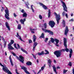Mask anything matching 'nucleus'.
<instances>
[{
	"label": "nucleus",
	"instance_id": "nucleus-1",
	"mask_svg": "<svg viewBox=\"0 0 74 74\" xmlns=\"http://www.w3.org/2000/svg\"><path fill=\"white\" fill-rule=\"evenodd\" d=\"M67 38H64V46L65 47V51L66 52H68L69 51V57L70 58H71V56H72V53H73V50L71 49H70V51H69V49L67 48Z\"/></svg>",
	"mask_w": 74,
	"mask_h": 74
},
{
	"label": "nucleus",
	"instance_id": "nucleus-2",
	"mask_svg": "<svg viewBox=\"0 0 74 74\" xmlns=\"http://www.w3.org/2000/svg\"><path fill=\"white\" fill-rule=\"evenodd\" d=\"M63 51V52H64V51H66V49H62L58 51H55V52H54L53 53L55 55H56L57 58H59V57L61 56V54H62L61 52Z\"/></svg>",
	"mask_w": 74,
	"mask_h": 74
},
{
	"label": "nucleus",
	"instance_id": "nucleus-3",
	"mask_svg": "<svg viewBox=\"0 0 74 74\" xmlns=\"http://www.w3.org/2000/svg\"><path fill=\"white\" fill-rule=\"evenodd\" d=\"M0 66H1L2 67H3V70L4 71H5V73H8V74H12V73L11 72V71L8 70V69L7 67H4V66L0 62Z\"/></svg>",
	"mask_w": 74,
	"mask_h": 74
},
{
	"label": "nucleus",
	"instance_id": "nucleus-4",
	"mask_svg": "<svg viewBox=\"0 0 74 74\" xmlns=\"http://www.w3.org/2000/svg\"><path fill=\"white\" fill-rule=\"evenodd\" d=\"M33 42H34L33 47V51H34V50H35V49H36V46L38 45V43L37 42H35L36 41V39H37V37L35 35H34L33 36Z\"/></svg>",
	"mask_w": 74,
	"mask_h": 74
},
{
	"label": "nucleus",
	"instance_id": "nucleus-5",
	"mask_svg": "<svg viewBox=\"0 0 74 74\" xmlns=\"http://www.w3.org/2000/svg\"><path fill=\"white\" fill-rule=\"evenodd\" d=\"M54 14L56 16V18L57 23V24H59V21L60 20V14L58 15L56 12H54Z\"/></svg>",
	"mask_w": 74,
	"mask_h": 74
},
{
	"label": "nucleus",
	"instance_id": "nucleus-6",
	"mask_svg": "<svg viewBox=\"0 0 74 74\" xmlns=\"http://www.w3.org/2000/svg\"><path fill=\"white\" fill-rule=\"evenodd\" d=\"M16 58H17V59L18 60H19L22 63H24V57L22 56H20L19 57L16 56Z\"/></svg>",
	"mask_w": 74,
	"mask_h": 74
},
{
	"label": "nucleus",
	"instance_id": "nucleus-7",
	"mask_svg": "<svg viewBox=\"0 0 74 74\" xmlns=\"http://www.w3.org/2000/svg\"><path fill=\"white\" fill-rule=\"evenodd\" d=\"M6 10H5V13L6 14H5V18H6L7 19L10 20V18L8 17L9 16V11L8 10L7 8H6Z\"/></svg>",
	"mask_w": 74,
	"mask_h": 74
},
{
	"label": "nucleus",
	"instance_id": "nucleus-8",
	"mask_svg": "<svg viewBox=\"0 0 74 74\" xmlns=\"http://www.w3.org/2000/svg\"><path fill=\"white\" fill-rule=\"evenodd\" d=\"M61 2L62 3V6L64 8V11H66V12H67V7L66 6V4L62 0H60Z\"/></svg>",
	"mask_w": 74,
	"mask_h": 74
},
{
	"label": "nucleus",
	"instance_id": "nucleus-9",
	"mask_svg": "<svg viewBox=\"0 0 74 74\" xmlns=\"http://www.w3.org/2000/svg\"><path fill=\"white\" fill-rule=\"evenodd\" d=\"M45 51L47 52L45 53H44V51H42L41 53L38 52V55L39 56H41V55H44V54H45V55H47V54H49V52H48V51L47 50H45Z\"/></svg>",
	"mask_w": 74,
	"mask_h": 74
},
{
	"label": "nucleus",
	"instance_id": "nucleus-10",
	"mask_svg": "<svg viewBox=\"0 0 74 74\" xmlns=\"http://www.w3.org/2000/svg\"><path fill=\"white\" fill-rule=\"evenodd\" d=\"M49 25L51 27L53 28L55 25V23L53 21H51L49 22Z\"/></svg>",
	"mask_w": 74,
	"mask_h": 74
},
{
	"label": "nucleus",
	"instance_id": "nucleus-11",
	"mask_svg": "<svg viewBox=\"0 0 74 74\" xmlns=\"http://www.w3.org/2000/svg\"><path fill=\"white\" fill-rule=\"evenodd\" d=\"M69 28H68V27L67 26H66L65 28V29L64 34L66 36H67V34H68V33L69 32Z\"/></svg>",
	"mask_w": 74,
	"mask_h": 74
},
{
	"label": "nucleus",
	"instance_id": "nucleus-12",
	"mask_svg": "<svg viewBox=\"0 0 74 74\" xmlns=\"http://www.w3.org/2000/svg\"><path fill=\"white\" fill-rule=\"evenodd\" d=\"M39 4L40 6H42L43 8H44V9H45V10H47V9H48V7H47V6H45V5L43 4V3H39Z\"/></svg>",
	"mask_w": 74,
	"mask_h": 74
},
{
	"label": "nucleus",
	"instance_id": "nucleus-13",
	"mask_svg": "<svg viewBox=\"0 0 74 74\" xmlns=\"http://www.w3.org/2000/svg\"><path fill=\"white\" fill-rule=\"evenodd\" d=\"M45 33H48L51 35H53V32L48 29H46Z\"/></svg>",
	"mask_w": 74,
	"mask_h": 74
},
{
	"label": "nucleus",
	"instance_id": "nucleus-14",
	"mask_svg": "<svg viewBox=\"0 0 74 74\" xmlns=\"http://www.w3.org/2000/svg\"><path fill=\"white\" fill-rule=\"evenodd\" d=\"M12 45V44L11 43H9L8 48L9 49V50H10V49H14V48H13V47L11 46Z\"/></svg>",
	"mask_w": 74,
	"mask_h": 74
},
{
	"label": "nucleus",
	"instance_id": "nucleus-15",
	"mask_svg": "<svg viewBox=\"0 0 74 74\" xmlns=\"http://www.w3.org/2000/svg\"><path fill=\"white\" fill-rule=\"evenodd\" d=\"M51 63H52V61L51 60V59H49L48 61V64L50 68H51Z\"/></svg>",
	"mask_w": 74,
	"mask_h": 74
},
{
	"label": "nucleus",
	"instance_id": "nucleus-16",
	"mask_svg": "<svg viewBox=\"0 0 74 74\" xmlns=\"http://www.w3.org/2000/svg\"><path fill=\"white\" fill-rule=\"evenodd\" d=\"M5 25L6 27L8 29V30H10V26H9V25L8 24V23L7 22H6L5 23Z\"/></svg>",
	"mask_w": 74,
	"mask_h": 74
},
{
	"label": "nucleus",
	"instance_id": "nucleus-17",
	"mask_svg": "<svg viewBox=\"0 0 74 74\" xmlns=\"http://www.w3.org/2000/svg\"><path fill=\"white\" fill-rule=\"evenodd\" d=\"M25 21H26V18H24L23 19H21L20 20V21L21 24H23V25H24V23Z\"/></svg>",
	"mask_w": 74,
	"mask_h": 74
},
{
	"label": "nucleus",
	"instance_id": "nucleus-18",
	"mask_svg": "<svg viewBox=\"0 0 74 74\" xmlns=\"http://www.w3.org/2000/svg\"><path fill=\"white\" fill-rule=\"evenodd\" d=\"M11 55H10L9 56V59L10 60V63L11 64V65L12 66H14V64H13V62H12V59H11Z\"/></svg>",
	"mask_w": 74,
	"mask_h": 74
},
{
	"label": "nucleus",
	"instance_id": "nucleus-19",
	"mask_svg": "<svg viewBox=\"0 0 74 74\" xmlns=\"http://www.w3.org/2000/svg\"><path fill=\"white\" fill-rule=\"evenodd\" d=\"M26 65L27 66H31L32 64V63L30 61L27 62L26 63Z\"/></svg>",
	"mask_w": 74,
	"mask_h": 74
},
{
	"label": "nucleus",
	"instance_id": "nucleus-20",
	"mask_svg": "<svg viewBox=\"0 0 74 74\" xmlns=\"http://www.w3.org/2000/svg\"><path fill=\"white\" fill-rule=\"evenodd\" d=\"M53 71L56 73V74H57L58 73L56 72V68L55 66H53Z\"/></svg>",
	"mask_w": 74,
	"mask_h": 74
},
{
	"label": "nucleus",
	"instance_id": "nucleus-21",
	"mask_svg": "<svg viewBox=\"0 0 74 74\" xmlns=\"http://www.w3.org/2000/svg\"><path fill=\"white\" fill-rule=\"evenodd\" d=\"M62 23L63 27H64L66 26V22H65V21L64 20H63Z\"/></svg>",
	"mask_w": 74,
	"mask_h": 74
},
{
	"label": "nucleus",
	"instance_id": "nucleus-22",
	"mask_svg": "<svg viewBox=\"0 0 74 74\" xmlns=\"http://www.w3.org/2000/svg\"><path fill=\"white\" fill-rule=\"evenodd\" d=\"M40 38H45V37L44 36V33H43L39 37Z\"/></svg>",
	"mask_w": 74,
	"mask_h": 74
},
{
	"label": "nucleus",
	"instance_id": "nucleus-23",
	"mask_svg": "<svg viewBox=\"0 0 74 74\" xmlns=\"http://www.w3.org/2000/svg\"><path fill=\"white\" fill-rule=\"evenodd\" d=\"M21 51H23V52H25V53H26L27 54H28V53H27V51H26L25 50H24V49H23L21 48Z\"/></svg>",
	"mask_w": 74,
	"mask_h": 74
},
{
	"label": "nucleus",
	"instance_id": "nucleus-24",
	"mask_svg": "<svg viewBox=\"0 0 74 74\" xmlns=\"http://www.w3.org/2000/svg\"><path fill=\"white\" fill-rule=\"evenodd\" d=\"M54 40H55V41L56 42V44H57L59 43V40L57 39L56 38H55Z\"/></svg>",
	"mask_w": 74,
	"mask_h": 74
},
{
	"label": "nucleus",
	"instance_id": "nucleus-25",
	"mask_svg": "<svg viewBox=\"0 0 74 74\" xmlns=\"http://www.w3.org/2000/svg\"><path fill=\"white\" fill-rule=\"evenodd\" d=\"M51 16V11L49 9V12L48 13V17L49 18H50Z\"/></svg>",
	"mask_w": 74,
	"mask_h": 74
},
{
	"label": "nucleus",
	"instance_id": "nucleus-26",
	"mask_svg": "<svg viewBox=\"0 0 74 74\" xmlns=\"http://www.w3.org/2000/svg\"><path fill=\"white\" fill-rule=\"evenodd\" d=\"M30 31H31V33H33V34L34 33V32L33 30H35V29H32V28H30Z\"/></svg>",
	"mask_w": 74,
	"mask_h": 74
},
{
	"label": "nucleus",
	"instance_id": "nucleus-27",
	"mask_svg": "<svg viewBox=\"0 0 74 74\" xmlns=\"http://www.w3.org/2000/svg\"><path fill=\"white\" fill-rule=\"evenodd\" d=\"M27 14H26V12H24L23 13V17H27Z\"/></svg>",
	"mask_w": 74,
	"mask_h": 74
},
{
	"label": "nucleus",
	"instance_id": "nucleus-28",
	"mask_svg": "<svg viewBox=\"0 0 74 74\" xmlns=\"http://www.w3.org/2000/svg\"><path fill=\"white\" fill-rule=\"evenodd\" d=\"M50 39H51V40H50L51 42H52V43H53L54 42H55V39L52 38H51Z\"/></svg>",
	"mask_w": 74,
	"mask_h": 74
},
{
	"label": "nucleus",
	"instance_id": "nucleus-29",
	"mask_svg": "<svg viewBox=\"0 0 74 74\" xmlns=\"http://www.w3.org/2000/svg\"><path fill=\"white\" fill-rule=\"evenodd\" d=\"M18 29H19L20 30H21V24H19L18 25Z\"/></svg>",
	"mask_w": 74,
	"mask_h": 74
},
{
	"label": "nucleus",
	"instance_id": "nucleus-30",
	"mask_svg": "<svg viewBox=\"0 0 74 74\" xmlns=\"http://www.w3.org/2000/svg\"><path fill=\"white\" fill-rule=\"evenodd\" d=\"M14 43V40H11L10 44H13Z\"/></svg>",
	"mask_w": 74,
	"mask_h": 74
},
{
	"label": "nucleus",
	"instance_id": "nucleus-31",
	"mask_svg": "<svg viewBox=\"0 0 74 74\" xmlns=\"http://www.w3.org/2000/svg\"><path fill=\"white\" fill-rule=\"evenodd\" d=\"M44 26L45 29H47V23H45L44 24Z\"/></svg>",
	"mask_w": 74,
	"mask_h": 74
},
{
	"label": "nucleus",
	"instance_id": "nucleus-32",
	"mask_svg": "<svg viewBox=\"0 0 74 74\" xmlns=\"http://www.w3.org/2000/svg\"><path fill=\"white\" fill-rule=\"evenodd\" d=\"M32 6H33V5H31V9L32 10L33 12H34V10L33 9V7H32Z\"/></svg>",
	"mask_w": 74,
	"mask_h": 74
},
{
	"label": "nucleus",
	"instance_id": "nucleus-33",
	"mask_svg": "<svg viewBox=\"0 0 74 74\" xmlns=\"http://www.w3.org/2000/svg\"><path fill=\"white\" fill-rule=\"evenodd\" d=\"M7 44V42L5 41L4 42V48H5V46H6V45Z\"/></svg>",
	"mask_w": 74,
	"mask_h": 74
},
{
	"label": "nucleus",
	"instance_id": "nucleus-34",
	"mask_svg": "<svg viewBox=\"0 0 74 74\" xmlns=\"http://www.w3.org/2000/svg\"><path fill=\"white\" fill-rule=\"evenodd\" d=\"M14 46L15 48H16L17 49H18V47H16V44L14 43Z\"/></svg>",
	"mask_w": 74,
	"mask_h": 74
},
{
	"label": "nucleus",
	"instance_id": "nucleus-35",
	"mask_svg": "<svg viewBox=\"0 0 74 74\" xmlns=\"http://www.w3.org/2000/svg\"><path fill=\"white\" fill-rule=\"evenodd\" d=\"M12 54L13 56H16V54H15V53H14V52H12Z\"/></svg>",
	"mask_w": 74,
	"mask_h": 74
},
{
	"label": "nucleus",
	"instance_id": "nucleus-36",
	"mask_svg": "<svg viewBox=\"0 0 74 74\" xmlns=\"http://www.w3.org/2000/svg\"><path fill=\"white\" fill-rule=\"evenodd\" d=\"M68 66H72L71 62H69V63L68 64Z\"/></svg>",
	"mask_w": 74,
	"mask_h": 74
},
{
	"label": "nucleus",
	"instance_id": "nucleus-37",
	"mask_svg": "<svg viewBox=\"0 0 74 74\" xmlns=\"http://www.w3.org/2000/svg\"><path fill=\"white\" fill-rule=\"evenodd\" d=\"M67 71H68V70H65V69H64L63 73L65 74L66 73V72H67Z\"/></svg>",
	"mask_w": 74,
	"mask_h": 74
},
{
	"label": "nucleus",
	"instance_id": "nucleus-38",
	"mask_svg": "<svg viewBox=\"0 0 74 74\" xmlns=\"http://www.w3.org/2000/svg\"><path fill=\"white\" fill-rule=\"evenodd\" d=\"M39 17L40 19H42V16L41 15H39Z\"/></svg>",
	"mask_w": 74,
	"mask_h": 74
},
{
	"label": "nucleus",
	"instance_id": "nucleus-39",
	"mask_svg": "<svg viewBox=\"0 0 74 74\" xmlns=\"http://www.w3.org/2000/svg\"><path fill=\"white\" fill-rule=\"evenodd\" d=\"M66 14V13L64 12H63L62 13V16H64V15H65Z\"/></svg>",
	"mask_w": 74,
	"mask_h": 74
},
{
	"label": "nucleus",
	"instance_id": "nucleus-40",
	"mask_svg": "<svg viewBox=\"0 0 74 74\" xmlns=\"http://www.w3.org/2000/svg\"><path fill=\"white\" fill-rule=\"evenodd\" d=\"M48 38H45V42H47V41H48Z\"/></svg>",
	"mask_w": 74,
	"mask_h": 74
},
{
	"label": "nucleus",
	"instance_id": "nucleus-41",
	"mask_svg": "<svg viewBox=\"0 0 74 74\" xmlns=\"http://www.w3.org/2000/svg\"><path fill=\"white\" fill-rule=\"evenodd\" d=\"M32 55H33V57L35 59H36V57L33 54H32Z\"/></svg>",
	"mask_w": 74,
	"mask_h": 74
},
{
	"label": "nucleus",
	"instance_id": "nucleus-42",
	"mask_svg": "<svg viewBox=\"0 0 74 74\" xmlns=\"http://www.w3.org/2000/svg\"><path fill=\"white\" fill-rule=\"evenodd\" d=\"M29 43H32V40H29Z\"/></svg>",
	"mask_w": 74,
	"mask_h": 74
},
{
	"label": "nucleus",
	"instance_id": "nucleus-43",
	"mask_svg": "<svg viewBox=\"0 0 74 74\" xmlns=\"http://www.w3.org/2000/svg\"><path fill=\"white\" fill-rule=\"evenodd\" d=\"M21 12L22 13H24L25 12V10L23 9H22L21 10Z\"/></svg>",
	"mask_w": 74,
	"mask_h": 74
},
{
	"label": "nucleus",
	"instance_id": "nucleus-44",
	"mask_svg": "<svg viewBox=\"0 0 74 74\" xmlns=\"http://www.w3.org/2000/svg\"><path fill=\"white\" fill-rule=\"evenodd\" d=\"M14 16L15 18L17 16V15H16V14H15V13H14Z\"/></svg>",
	"mask_w": 74,
	"mask_h": 74
},
{
	"label": "nucleus",
	"instance_id": "nucleus-45",
	"mask_svg": "<svg viewBox=\"0 0 74 74\" xmlns=\"http://www.w3.org/2000/svg\"><path fill=\"white\" fill-rule=\"evenodd\" d=\"M42 30L43 31H44V32H45V31H46V30H47V29H45L44 28H42Z\"/></svg>",
	"mask_w": 74,
	"mask_h": 74
},
{
	"label": "nucleus",
	"instance_id": "nucleus-46",
	"mask_svg": "<svg viewBox=\"0 0 74 74\" xmlns=\"http://www.w3.org/2000/svg\"><path fill=\"white\" fill-rule=\"evenodd\" d=\"M25 5H26V7L27 8H29V7L28 5H27V3H25Z\"/></svg>",
	"mask_w": 74,
	"mask_h": 74
},
{
	"label": "nucleus",
	"instance_id": "nucleus-47",
	"mask_svg": "<svg viewBox=\"0 0 74 74\" xmlns=\"http://www.w3.org/2000/svg\"><path fill=\"white\" fill-rule=\"evenodd\" d=\"M44 66H42L41 68V69L42 71L44 70Z\"/></svg>",
	"mask_w": 74,
	"mask_h": 74
},
{
	"label": "nucleus",
	"instance_id": "nucleus-48",
	"mask_svg": "<svg viewBox=\"0 0 74 74\" xmlns=\"http://www.w3.org/2000/svg\"><path fill=\"white\" fill-rule=\"evenodd\" d=\"M69 22H71V21H72V22L74 21V19L73 18L71 19V20H69Z\"/></svg>",
	"mask_w": 74,
	"mask_h": 74
},
{
	"label": "nucleus",
	"instance_id": "nucleus-49",
	"mask_svg": "<svg viewBox=\"0 0 74 74\" xmlns=\"http://www.w3.org/2000/svg\"><path fill=\"white\" fill-rule=\"evenodd\" d=\"M19 35V34H18V32L17 33V37H20Z\"/></svg>",
	"mask_w": 74,
	"mask_h": 74
},
{
	"label": "nucleus",
	"instance_id": "nucleus-50",
	"mask_svg": "<svg viewBox=\"0 0 74 74\" xmlns=\"http://www.w3.org/2000/svg\"><path fill=\"white\" fill-rule=\"evenodd\" d=\"M17 46H18V49H20V46H19V44H17Z\"/></svg>",
	"mask_w": 74,
	"mask_h": 74
},
{
	"label": "nucleus",
	"instance_id": "nucleus-51",
	"mask_svg": "<svg viewBox=\"0 0 74 74\" xmlns=\"http://www.w3.org/2000/svg\"><path fill=\"white\" fill-rule=\"evenodd\" d=\"M19 37H20L19 39L21 41H23V40H22V38H21V36H19Z\"/></svg>",
	"mask_w": 74,
	"mask_h": 74
},
{
	"label": "nucleus",
	"instance_id": "nucleus-52",
	"mask_svg": "<svg viewBox=\"0 0 74 74\" xmlns=\"http://www.w3.org/2000/svg\"><path fill=\"white\" fill-rule=\"evenodd\" d=\"M41 70H41V69L39 71H38V73H37V74H39V73H40V72H41Z\"/></svg>",
	"mask_w": 74,
	"mask_h": 74
},
{
	"label": "nucleus",
	"instance_id": "nucleus-53",
	"mask_svg": "<svg viewBox=\"0 0 74 74\" xmlns=\"http://www.w3.org/2000/svg\"><path fill=\"white\" fill-rule=\"evenodd\" d=\"M51 40L49 41V43H48V45H49V44H51Z\"/></svg>",
	"mask_w": 74,
	"mask_h": 74
},
{
	"label": "nucleus",
	"instance_id": "nucleus-54",
	"mask_svg": "<svg viewBox=\"0 0 74 74\" xmlns=\"http://www.w3.org/2000/svg\"><path fill=\"white\" fill-rule=\"evenodd\" d=\"M65 15L66 16V17L67 18H68V15H67V13H66Z\"/></svg>",
	"mask_w": 74,
	"mask_h": 74
},
{
	"label": "nucleus",
	"instance_id": "nucleus-55",
	"mask_svg": "<svg viewBox=\"0 0 74 74\" xmlns=\"http://www.w3.org/2000/svg\"><path fill=\"white\" fill-rule=\"evenodd\" d=\"M2 40H3V41H4H4H5V40L4 39V38L2 37Z\"/></svg>",
	"mask_w": 74,
	"mask_h": 74
},
{
	"label": "nucleus",
	"instance_id": "nucleus-56",
	"mask_svg": "<svg viewBox=\"0 0 74 74\" xmlns=\"http://www.w3.org/2000/svg\"><path fill=\"white\" fill-rule=\"evenodd\" d=\"M56 47H59V45L58 44L56 43Z\"/></svg>",
	"mask_w": 74,
	"mask_h": 74
},
{
	"label": "nucleus",
	"instance_id": "nucleus-57",
	"mask_svg": "<svg viewBox=\"0 0 74 74\" xmlns=\"http://www.w3.org/2000/svg\"><path fill=\"white\" fill-rule=\"evenodd\" d=\"M73 74H74V68L73 69Z\"/></svg>",
	"mask_w": 74,
	"mask_h": 74
},
{
	"label": "nucleus",
	"instance_id": "nucleus-58",
	"mask_svg": "<svg viewBox=\"0 0 74 74\" xmlns=\"http://www.w3.org/2000/svg\"><path fill=\"white\" fill-rule=\"evenodd\" d=\"M37 62L38 64V63L39 61H38V59H37Z\"/></svg>",
	"mask_w": 74,
	"mask_h": 74
},
{
	"label": "nucleus",
	"instance_id": "nucleus-59",
	"mask_svg": "<svg viewBox=\"0 0 74 74\" xmlns=\"http://www.w3.org/2000/svg\"><path fill=\"white\" fill-rule=\"evenodd\" d=\"M60 68L59 66L57 67V69H60Z\"/></svg>",
	"mask_w": 74,
	"mask_h": 74
},
{
	"label": "nucleus",
	"instance_id": "nucleus-60",
	"mask_svg": "<svg viewBox=\"0 0 74 74\" xmlns=\"http://www.w3.org/2000/svg\"><path fill=\"white\" fill-rule=\"evenodd\" d=\"M17 71H18V70H17V69H16V73H18Z\"/></svg>",
	"mask_w": 74,
	"mask_h": 74
},
{
	"label": "nucleus",
	"instance_id": "nucleus-61",
	"mask_svg": "<svg viewBox=\"0 0 74 74\" xmlns=\"http://www.w3.org/2000/svg\"><path fill=\"white\" fill-rule=\"evenodd\" d=\"M54 63H56V61L55 60H54Z\"/></svg>",
	"mask_w": 74,
	"mask_h": 74
},
{
	"label": "nucleus",
	"instance_id": "nucleus-62",
	"mask_svg": "<svg viewBox=\"0 0 74 74\" xmlns=\"http://www.w3.org/2000/svg\"><path fill=\"white\" fill-rule=\"evenodd\" d=\"M71 16H73V13H72L71 14Z\"/></svg>",
	"mask_w": 74,
	"mask_h": 74
},
{
	"label": "nucleus",
	"instance_id": "nucleus-63",
	"mask_svg": "<svg viewBox=\"0 0 74 74\" xmlns=\"http://www.w3.org/2000/svg\"><path fill=\"white\" fill-rule=\"evenodd\" d=\"M25 38H26V37H27V35H25Z\"/></svg>",
	"mask_w": 74,
	"mask_h": 74
},
{
	"label": "nucleus",
	"instance_id": "nucleus-64",
	"mask_svg": "<svg viewBox=\"0 0 74 74\" xmlns=\"http://www.w3.org/2000/svg\"><path fill=\"white\" fill-rule=\"evenodd\" d=\"M73 30H74V26L73 27Z\"/></svg>",
	"mask_w": 74,
	"mask_h": 74
}]
</instances>
